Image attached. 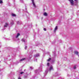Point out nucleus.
<instances>
[{"label": "nucleus", "mask_w": 79, "mask_h": 79, "mask_svg": "<svg viewBox=\"0 0 79 79\" xmlns=\"http://www.w3.org/2000/svg\"><path fill=\"white\" fill-rule=\"evenodd\" d=\"M70 2V4L72 6H77V4H78V0H74V2L73 0H68Z\"/></svg>", "instance_id": "1"}, {"label": "nucleus", "mask_w": 79, "mask_h": 79, "mask_svg": "<svg viewBox=\"0 0 79 79\" xmlns=\"http://www.w3.org/2000/svg\"><path fill=\"white\" fill-rule=\"evenodd\" d=\"M20 35V34L18 33H17L16 35H14V36L13 38V40H19V36Z\"/></svg>", "instance_id": "2"}, {"label": "nucleus", "mask_w": 79, "mask_h": 79, "mask_svg": "<svg viewBox=\"0 0 79 79\" xmlns=\"http://www.w3.org/2000/svg\"><path fill=\"white\" fill-rule=\"evenodd\" d=\"M42 67H40L39 70L37 69L35 71V73H36V74H38L39 71H41L40 70H42Z\"/></svg>", "instance_id": "3"}, {"label": "nucleus", "mask_w": 79, "mask_h": 79, "mask_svg": "<svg viewBox=\"0 0 79 79\" xmlns=\"http://www.w3.org/2000/svg\"><path fill=\"white\" fill-rule=\"evenodd\" d=\"M31 2H32V3L33 5V6H34V7H35V8H36V6H35V3H34V0H31Z\"/></svg>", "instance_id": "4"}, {"label": "nucleus", "mask_w": 79, "mask_h": 79, "mask_svg": "<svg viewBox=\"0 0 79 79\" xmlns=\"http://www.w3.org/2000/svg\"><path fill=\"white\" fill-rule=\"evenodd\" d=\"M8 26V24L7 23H6L4 25V27H6Z\"/></svg>", "instance_id": "5"}, {"label": "nucleus", "mask_w": 79, "mask_h": 79, "mask_svg": "<svg viewBox=\"0 0 79 79\" xmlns=\"http://www.w3.org/2000/svg\"><path fill=\"white\" fill-rule=\"evenodd\" d=\"M57 29H58V26H56L55 27L54 29V32H56V31H57Z\"/></svg>", "instance_id": "6"}, {"label": "nucleus", "mask_w": 79, "mask_h": 79, "mask_svg": "<svg viewBox=\"0 0 79 79\" xmlns=\"http://www.w3.org/2000/svg\"><path fill=\"white\" fill-rule=\"evenodd\" d=\"M26 59L25 58H22L20 60V61H24V60H26Z\"/></svg>", "instance_id": "7"}, {"label": "nucleus", "mask_w": 79, "mask_h": 79, "mask_svg": "<svg viewBox=\"0 0 79 79\" xmlns=\"http://www.w3.org/2000/svg\"><path fill=\"white\" fill-rule=\"evenodd\" d=\"M53 66H52L51 65L49 69V70L50 71H51V70H53Z\"/></svg>", "instance_id": "8"}, {"label": "nucleus", "mask_w": 79, "mask_h": 79, "mask_svg": "<svg viewBox=\"0 0 79 79\" xmlns=\"http://www.w3.org/2000/svg\"><path fill=\"white\" fill-rule=\"evenodd\" d=\"M47 73H48L47 71H46L45 73H44V76H45L47 74Z\"/></svg>", "instance_id": "9"}, {"label": "nucleus", "mask_w": 79, "mask_h": 79, "mask_svg": "<svg viewBox=\"0 0 79 79\" xmlns=\"http://www.w3.org/2000/svg\"><path fill=\"white\" fill-rule=\"evenodd\" d=\"M39 54H37L35 56V57H38V56H39Z\"/></svg>", "instance_id": "10"}, {"label": "nucleus", "mask_w": 79, "mask_h": 79, "mask_svg": "<svg viewBox=\"0 0 79 79\" xmlns=\"http://www.w3.org/2000/svg\"><path fill=\"white\" fill-rule=\"evenodd\" d=\"M44 16H47V13L46 12H44Z\"/></svg>", "instance_id": "11"}, {"label": "nucleus", "mask_w": 79, "mask_h": 79, "mask_svg": "<svg viewBox=\"0 0 79 79\" xmlns=\"http://www.w3.org/2000/svg\"><path fill=\"white\" fill-rule=\"evenodd\" d=\"M74 53L76 55H78V52L77 51H75L74 52Z\"/></svg>", "instance_id": "12"}, {"label": "nucleus", "mask_w": 79, "mask_h": 79, "mask_svg": "<svg viewBox=\"0 0 79 79\" xmlns=\"http://www.w3.org/2000/svg\"><path fill=\"white\" fill-rule=\"evenodd\" d=\"M22 42H24V43H25V40H24V39H22Z\"/></svg>", "instance_id": "13"}, {"label": "nucleus", "mask_w": 79, "mask_h": 79, "mask_svg": "<svg viewBox=\"0 0 79 79\" xmlns=\"http://www.w3.org/2000/svg\"><path fill=\"white\" fill-rule=\"evenodd\" d=\"M11 23L12 25H13V24H14V22L13 21H12L11 22Z\"/></svg>", "instance_id": "14"}, {"label": "nucleus", "mask_w": 79, "mask_h": 79, "mask_svg": "<svg viewBox=\"0 0 79 79\" xmlns=\"http://www.w3.org/2000/svg\"><path fill=\"white\" fill-rule=\"evenodd\" d=\"M12 16H16V15L14 14H12Z\"/></svg>", "instance_id": "15"}, {"label": "nucleus", "mask_w": 79, "mask_h": 79, "mask_svg": "<svg viewBox=\"0 0 79 79\" xmlns=\"http://www.w3.org/2000/svg\"><path fill=\"white\" fill-rule=\"evenodd\" d=\"M51 60V58H49L48 60H47L48 61H50Z\"/></svg>", "instance_id": "16"}, {"label": "nucleus", "mask_w": 79, "mask_h": 79, "mask_svg": "<svg viewBox=\"0 0 79 79\" xmlns=\"http://www.w3.org/2000/svg\"><path fill=\"white\" fill-rule=\"evenodd\" d=\"M76 66L75 65L73 67V69H76Z\"/></svg>", "instance_id": "17"}, {"label": "nucleus", "mask_w": 79, "mask_h": 79, "mask_svg": "<svg viewBox=\"0 0 79 79\" xmlns=\"http://www.w3.org/2000/svg\"><path fill=\"white\" fill-rule=\"evenodd\" d=\"M3 2H2V0H0V3H2Z\"/></svg>", "instance_id": "18"}, {"label": "nucleus", "mask_w": 79, "mask_h": 79, "mask_svg": "<svg viewBox=\"0 0 79 79\" xmlns=\"http://www.w3.org/2000/svg\"><path fill=\"white\" fill-rule=\"evenodd\" d=\"M50 64L49 63H48L47 65L48 66H49V65Z\"/></svg>", "instance_id": "19"}, {"label": "nucleus", "mask_w": 79, "mask_h": 79, "mask_svg": "<svg viewBox=\"0 0 79 79\" xmlns=\"http://www.w3.org/2000/svg\"><path fill=\"white\" fill-rule=\"evenodd\" d=\"M44 31H47V29H46L45 28H44Z\"/></svg>", "instance_id": "20"}, {"label": "nucleus", "mask_w": 79, "mask_h": 79, "mask_svg": "<svg viewBox=\"0 0 79 79\" xmlns=\"http://www.w3.org/2000/svg\"><path fill=\"white\" fill-rule=\"evenodd\" d=\"M25 50H26V49H27V46H26L25 47Z\"/></svg>", "instance_id": "21"}, {"label": "nucleus", "mask_w": 79, "mask_h": 79, "mask_svg": "<svg viewBox=\"0 0 79 79\" xmlns=\"http://www.w3.org/2000/svg\"><path fill=\"white\" fill-rule=\"evenodd\" d=\"M23 73H24V72H20L21 74H23Z\"/></svg>", "instance_id": "22"}, {"label": "nucleus", "mask_w": 79, "mask_h": 79, "mask_svg": "<svg viewBox=\"0 0 79 79\" xmlns=\"http://www.w3.org/2000/svg\"><path fill=\"white\" fill-rule=\"evenodd\" d=\"M30 68L31 69H33V68H32V67H30Z\"/></svg>", "instance_id": "23"}, {"label": "nucleus", "mask_w": 79, "mask_h": 79, "mask_svg": "<svg viewBox=\"0 0 79 79\" xmlns=\"http://www.w3.org/2000/svg\"><path fill=\"white\" fill-rule=\"evenodd\" d=\"M20 23V22H19V21H18V22H17V23H18V24H19Z\"/></svg>", "instance_id": "24"}, {"label": "nucleus", "mask_w": 79, "mask_h": 79, "mask_svg": "<svg viewBox=\"0 0 79 79\" xmlns=\"http://www.w3.org/2000/svg\"><path fill=\"white\" fill-rule=\"evenodd\" d=\"M18 79H21V77H19L18 78Z\"/></svg>", "instance_id": "25"}, {"label": "nucleus", "mask_w": 79, "mask_h": 79, "mask_svg": "<svg viewBox=\"0 0 79 79\" xmlns=\"http://www.w3.org/2000/svg\"><path fill=\"white\" fill-rule=\"evenodd\" d=\"M37 59H36L35 60V61H37Z\"/></svg>", "instance_id": "26"}, {"label": "nucleus", "mask_w": 79, "mask_h": 79, "mask_svg": "<svg viewBox=\"0 0 79 79\" xmlns=\"http://www.w3.org/2000/svg\"><path fill=\"white\" fill-rule=\"evenodd\" d=\"M26 77H27V76H26V77H25V78H26Z\"/></svg>", "instance_id": "27"}, {"label": "nucleus", "mask_w": 79, "mask_h": 79, "mask_svg": "<svg viewBox=\"0 0 79 79\" xmlns=\"http://www.w3.org/2000/svg\"><path fill=\"white\" fill-rule=\"evenodd\" d=\"M23 0H20V1H23Z\"/></svg>", "instance_id": "28"}, {"label": "nucleus", "mask_w": 79, "mask_h": 79, "mask_svg": "<svg viewBox=\"0 0 79 79\" xmlns=\"http://www.w3.org/2000/svg\"><path fill=\"white\" fill-rule=\"evenodd\" d=\"M24 71H25V70H24Z\"/></svg>", "instance_id": "29"}]
</instances>
